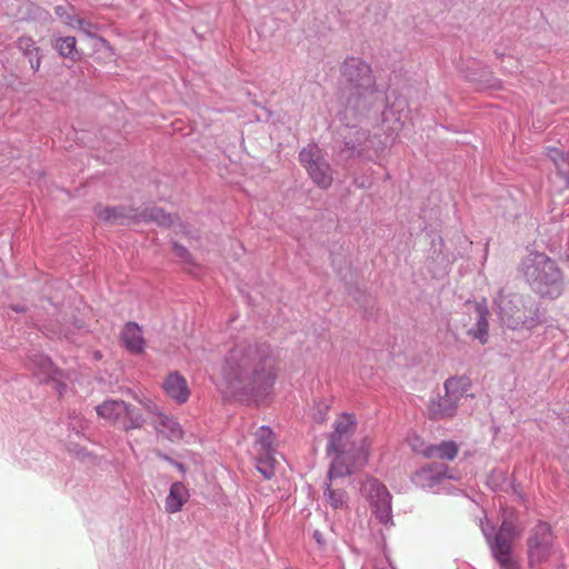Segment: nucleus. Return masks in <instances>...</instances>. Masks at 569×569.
Returning a JSON list of instances; mask_svg holds the SVG:
<instances>
[{
	"label": "nucleus",
	"instance_id": "f257e3e1",
	"mask_svg": "<svg viewBox=\"0 0 569 569\" xmlns=\"http://www.w3.org/2000/svg\"><path fill=\"white\" fill-rule=\"evenodd\" d=\"M279 370V359L267 343L240 341L228 352L218 386L228 398L268 392Z\"/></svg>",
	"mask_w": 569,
	"mask_h": 569
},
{
	"label": "nucleus",
	"instance_id": "f03ea898",
	"mask_svg": "<svg viewBox=\"0 0 569 569\" xmlns=\"http://www.w3.org/2000/svg\"><path fill=\"white\" fill-rule=\"evenodd\" d=\"M356 428L357 418L353 413L342 412L335 419L326 448L327 453L333 457L332 472L351 473L355 468L368 461L372 439L366 436L359 443L352 442L351 437Z\"/></svg>",
	"mask_w": 569,
	"mask_h": 569
},
{
	"label": "nucleus",
	"instance_id": "7ed1b4c3",
	"mask_svg": "<svg viewBox=\"0 0 569 569\" xmlns=\"http://www.w3.org/2000/svg\"><path fill=\"white\" fill-rule=\"evenodd\" d=\"M96 214L101 221L113 224L153 221L159 226L171 227L177 220L176 217L170 213H166L162 209L156 207L146 208L140 213H136L132 209L126 208L98 207L96 208Z\"/></svg>",
	"mask_w": 569,
	"mask_h": 569
},
{
	"label": "nucleus",
	"instance_id": "20e7f679",
	"mask_svg": "<svg viewBox=\"0 0 569 569\" xmlns=\"http://www.w3.org/2000/svg\"><path fill=\"white\" fill-rule=\"evenodd\" d=\"M98 417L122 427L123 430L141 428L146 418L143 409L130 406L122 400H106L96 408Z\"/></svg>",
	"mask_w": 569,
	"mask_h": 569
},
{
	"label": "nucleus",
	"instance_id": "39448f33",
	"mask_svg": "<svg viewBox=\"0 0 569 569\" xmlns=\"http://www.w3.org/2000/svg\"><path fill=\"white\" fill-rule=\"evenodd\" d=\"M553 536L546 522H539L528 538V565L537 568L547 562L553 553Z\"/></svg>",
	"mask_w": 569,
	"mask_h": 569
},
{
	"label": "nucleus",
	"instance_id": "423d86ee",
	"mask_svg": "<svg viewBox=\"0 0 569 569\" xmlns=\"http://www.w3.org/2000/svg\"><path fill=\"white\" fill-rule=\"evenodd\" d=\"M299 160L319 188L328 189L332 184L331 168L317 144L305 147L299 153Z\"/></svg>",
	"mask_w": 569,
	"mask_h": 569
},
{
	"label": "nucleus",
	"instance_id": "0eeeda50",
	"mask_svg": "<svg viewBox=\"0 0 569 569\" xmlns=\"http://www.w3.org/2000/svg\"><path fill=\"white\" fill-rule=\"evenodd\" d=\"M345 81L362 96L375 91V78L371 67L359 58H348L341 67Z\"/></svg>",
	"mask_w": 569,
	"mask_h": 569
},
{
	"label": "nucleus",
	"instance_id": "6e6552de",
	"mask_svg": "<svg viewBox=\"0 0 569 569\" xmlns=\"http://www.w3.org/2000/svg\"><path fill=\"white\" fill-rule=\"evenodd\" d=\"M528 281L540 284H552L559 281L560 271L555 261L545 253H533L523 262Z\"/></svg>",
	"mask_w": 569,
	"mask_h": 569
},
{
	"label": "nucleus",
	"instance_id": "1a4fd4ad",
	"mask_svg": "<svg viewBox=\"0 0 569 569\" xmlns=\"http://www.w3.org/2000/svg\"><path fill=\"white\" fill-rule=\"evenodd\" d=\"M518 536L515 525L511 521H503L495 537L492 552L503 569H519L517 560L511 556L512 542Z\"/></svg>",
	"mask_w": 569,
	"mask_h": 569
},
{
	"label": "nucleus",
	"instance_id": "9d476101",
	"mask_svg": "<svg viewBox=\"0 0 569 569\" xmlns=\"http://www.w3.org/2000/svg\"><path fill=\"white\" fill-rule=\"evenodd\" d=\"M142 406L146 421L152 420L159 435L173 442L183 438V430L176 419L159 412L150 402L142 403Z\"/></svg>",
	"mask_w": 569,
	"mask_h": 569
},
{
	"label": "nucleus",
	"instance_id": "9b49d317",
	"mask_svg": "<svg viewBox=\"0 0 569 569\" xmlns=\"http://www.w3.org/2000/svg\"><path fill=\"white\" fill-rule=\"evenodd\" d=\"M333 465L328 471V483L323 492L327 507L332 510H345L348 508V497L343 487L345 477L349 473L332 472Z\"/></svg>",
	"mask_w": 569,
	"mask_h": 569
},
{
	"label": "nucleus",
	"instance_id": "f8f14e48",
	"mask_svg": "<svg viewBox=\"0 0 569 569\" xmlns=\"http://www.w3.org/2000/svg\"><path fill=\"white\" fill-rule=\"evenodd\" d=\"M370 508L381 523L391 520V496L386 486L378 481L368 483Z\"/></svg>",
	"mask_w": 569,
	"mask_h": 569
},
{
	"label": "nucleus",
	"instance_id": "ddd939ff",
	"mask_svg": "<svg viewBox=\"0 0 569 569\" xmlns=\"http://www.w3.org/2000/svg\"><path fill=\"white\" fill-rule=\"evenodd\" d=\"M448 478V467L442 463H427L412 476V482L421 489H433Z\"/></svg>",
	"mask_w": 569,
	"mask_h": 569
},
{
	"label": "nucleus",
	"instance_id": "4468645a",
	"mask_svg": "<svg viewBox=\"0 0 569 569\" xmlns=\"http://www.w3.org/2000/svg\"><path fill=\"white\" fill-rule=\"evenodd\" d=\"M163 390L168 397L178 403H184L190 396L187 380L177 371L169 373L164 379Z\"/></svg>",
	"mask_w": 569,
	"mask_h": 569
},
{
	"label": "nucleus",
	"instance_id": "2eb2a0df",
	"mask_svg": "<svg viewBox=\"0 0 569 569\" xmlns=\"http://www.w3.org/2000/svg\"><path fill=\"white\" fill-rule=\"evenodd\" d=\"M427 410L431 419L441 420L453 417L457 406L445 392V395H437V397L430 399Z\"/></svg>",
	"mask_w": 569,
	"mask_h": 569
},
{
	"label": "nucleus",
	"instance_id": "dca6fc26",
	"mask_svg": "<svg viewBox=\"0 0 569 569\" xmlns=\"http://www.w3.org/2000/svg\"><path fill=\"white\" fill-rule=\"evenodd\" d=\"M471 380L466 376H455L450 377L445 381L443 388L445 392L448 397L456 403L458 407L459 401L462 397H473L469 391L471 390Z\"/></svg>",
	"mask_w": 569,
	"mask_h": 569
},
{
	"label": "nucleus",
	"instance_id": "f3484780",
	"mask_svg": "<svg viewBox=\"0 0 569 569\" xmlns=\"http://www.w3.org/2000/svg\"><path fill=\"white\" fill-rule=\"evenodd\" d=\"M121 341L128 351L140 355L144 351L146 340L141 328L134 322H128L121 331Z\"/></svg>",
	"mask_w": 569,
	"mask_h": 569
},
{
	"label": "nucleus",
	"instance_id": "a211bd4d",
	"mask_svg": "<svg viewBox=\"0 0 569 569\" xmlns=\"http://www.w3.org/2000/svg\"><path fill=\"white\" fill-rule=\"evenodd\" d=\"M475 309L478 313V319L472 329L468 331L470 336L475 339L479 340L481 345H486L489 339V323H488V308L486 306V301L476 302Z\"/></svg>",
	"mask_w": 569,
	"mask_h": 569
},
{
	"label": "nucleus",
	"instance_id": "6ab92c4d",
	"mask_svg": "<svg viewBox=\"0 0 569 569\" xmlns=\"http://www.w3.org/2000/svg\"><path fill=\"white\" fill-rule=\"evenodd\" d=\"M189 499V491L182 482H174L171 485L169 495L166 498L164 507L169 513H176L180 511L183 505Z\"/></svg>",
	"mask_w": 569,
	"mask_h": 569
},
{
	"label": "nucleus",
	"instance_id": "aec40b11",
	"mask_svg": "<svg viewBox=\"0 0 569 569\" xmlns=\"http://www.w3.org/2000/svg\"><path fill=\"white\" fill-rule=\"evenodd\" d=\"M51 44L60 57L69 59L73 62L80 60V50L77 48V39L71 36L56 37Z\"/></svg>",
	"mask_w": 569,
	"mask_h": 569
},
{
	"label": "nucleus",
	"instance_id": "412c9836",
	"mask_svg": "<svg viewBox=\"0 0 569 569\" xmlns=\"http://www.w3.org/2000/svg\"><path fill=\"white\" fill-rule=\"evenodd\" d=\"M28 367L40 380L53 378L56 373L51 360L43 355L31 356L28 360Z\"/></svg>",
	"mask_w": 569,
	"mask_h": 569
},
{
	"label": "nucleus",
	"instance_id": "4be33fe9",
	"mask_svg": "<svg viewBox=\"0 0 569 569\" xmlns=\"http://www.w3.org/2000/svg\"><path fill=\"white\" fill-rule=\"evenodd\" d=\"M458 446L455 441H442L438 445H431L427 448L426 458H438L452 461L458 455Z\"/></svg>",
	"mask_w": 569,
	"mask_h": 569
},
{
	"label": "nucleus",
	"instance_id": "5701e85b",
	"mask_svg": "<svg viewBox=\"0 0 569 569\" xmlns=\"http://www.w3.org/2000/svg\"><path fill=\"white\" fill-rule=\"evenodd\" d=\"M547 156L555 163L559 174L569 184V156L557 148H548Z\"/></svg>",
	"mask_w": 569,
	"mask_h": 569
},
{
	"label": "nucleus",
	"instance_id": "b1692460",
	"mask_svg": "<svg viewBox=\"0 0 569 569\" xmlns=\"http://www.w3.org/2000/svg\"><path fill=\"white\" fill-rule=\"evenodd\" d=\"M495 302L500 310L501 318L508 322V326L511 328H517L519 326L520 321H516V322L510 321L515 317L512 300L508 296H506L503 292H499Z\"/></svg>",
	"mask_w": 569,
	"mask_h": 569
},
{
	"label": "nucleus",
	"instance_id": "393cba45",
	"mask_svg": "<svg viewBox=\"0 0 569 569\" xmlns=\"http://www.w3.org/2000/svg\"><path fill=\"white\" fill-rule=\"evenodd\" d=\"M276 463L277 459L271 450L263 451L257 460V469L266 479H270L274 476Z\"/></svg>",
	"mask_w": 569,
	"mask_h": 569
},
{
	"label": "nucleus",
	"instance_id": "a878e982",
	"mask_svg": "<svg viewBox=\"0 0 569 569\" xmlns=\"http://www.w3.org/2000/svg\"><path fill=\"white\" fill-rule=\"evenodd\" d=\"M17 47L24 56H32L33 53L38 54L40 51L36 41L29 36H21L18 38Z\"/></svg>",
	"mask_w": 569,
	"mask_h": 569
},
{
	"label": "nucleus",
	"instance_id": "bb28decb",
	"mask_svg": "<svg viewBox=\"0 0 569 569\" xmlns=\"http://www.w3.org/2000/svg\"><path fill=\"white\" fill-rule=\"evenodd\" d=\"M271 436L272 431L268 427H261L258 431V441L263 451L271 450Z\"/></svg>",
	"mask_w": 569,
	"mask_h": 569
},
{
	"label": "nucleus",
	"instance_id": "cd10ccee",
	"mask_svg": "<svg viewBox=\"0 0 569 569\" xmlns=\"http://www.w3.org/2000/svg\"><path fill=\"white\" fill-rule=\"evenodd\" d=\"M407 441L415 452L426 457V451L429 446H427L419 436L412 435L408 437Z\"/></svg>",
	"mask_w": 569,
	"mask_h": 569
},
{
	"label": "nucleus",
	"instance_id": "c85d7f7f",
	"mask_svg": "<svg viewBox=\"0 0 569 569\" xmlns=\"http://www.w3.org/2000/svg\"><path fill=\"white\" fill-rule=\"evenodd\" d=\"M63 22L72 29H79L83 31H86V27H90L89 22H86L83 19L71 14L67 16V19H64Z\"/></svg>",
	"mask_w": 569,
	"mask_h": 569
},
{
	"label": "nucleus",
	"instance_id": "c756f323",
	"mask_svg": "<svg viewBox=\"0 0 569 569\" xmlns=\"http://www.w3.org/2000/svg\"><path fill=\"white\" fill-rule=\"evenodd\" d=\"M54 11H56V14H57L60 19H62V21H64V19H67V16H69L67 8H66V7H62V6H58V7H56V10H54Z\"/></svg>",
	"mask_w": 569,
	"mask_h": 569
},
{
	"label": "nucleus",
	"instance_id": "7c9ffc66",
	"mask_svg": "<svg viewBox=\"0 0 569 569\" xmlns=\"http://www.w3.org/2000/svg\"><path fill=\"white\" fill-rule=\"evenodd\" d=\"M41 64V58L37 57L36 60H30V66L34 71H38Z\"/></svg>",
	"mask_w": 569,
	"mask_h": 569
},
{
	"label": "nucleus",
	"instance_id": "2f4dec72",
	"mask_svg": "<svg viewBox=\"0 0 569 569\" xmlns=\"http://www.w3.org/2000/svg\"><path fill=\"white\" fill-rule=\"evenodd\" d=\"M174 250L179 256H183L186 253V249L178 244H174Z\"/></svg>",
	"mask_w": 569,
	"mask_h": 569
},
{
	"label": "nucleus",
	"instance_id": "473e14b6",
	"mask_svg": "<svg viewBox=\"0 0 569 569\" xmlns=\"http://www.w3.org/2000/svg\"><path fill=\"white\" fill-rule=\"evenodd\" d=\"M177 468L181 471V472H184V467L182 463H176Z\"/></svg>",
	"mask_w": 569,
	"mask_h": 569
},
{
	"label": "nucleus",
	"instance_id": "72a5a7b5",
	"mask_svg": "<svg viewBox=\"0 0 569 569\" xmlns=\"http://www.w3.org/2000/svg\"><path fill=\"white\" fill-rule=\"evenodd\" d=\"M315 538L317 539L318 542H320V535L318 532H315Z\"/></svg>",
	"mask_w": 569,
	"mask_h": 569
},
{
	"label": "nucleus",
	"instance_id": "f704fd0d",
	"mask_svg": "<svg viewBox=\"0 0 569 569\" xmlns=\"http://www.w3.org/2000/svg\"><path fill=\"white\" fill-rule=\"evenodd\" d=\"M16 311H24V308H13Z\"/></svg>",
	"mask_w": 569,
	"mask_h": 569
}]
</instances>
